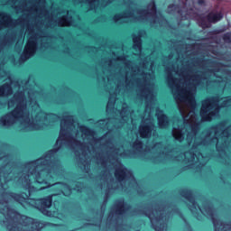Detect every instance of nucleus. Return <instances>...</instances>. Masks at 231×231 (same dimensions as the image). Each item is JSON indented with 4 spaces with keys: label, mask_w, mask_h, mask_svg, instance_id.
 I'll return each instance as SVG.
<instances>
[{
    "label": "nucleus",
    "mask_w": 231,
    "mask_h": 231,
    "mask_svg": "<svg viewBox=\"0 0 231 231\" xmlns=\"http://www.w3.org/2000/svg\"><path fill=\"white\" fill-rule=\"evenodd\" d=\"M107 80L111 84V77H108Z\"/></svg>",
    "instance_id": "29"
},
{
    "label": "nucleus",
    "mask_w": 231,
    "mask_h": 231,
    "mask_svg": "<svg viewBox=\"0 0 231 231\" xmlns=\"http://www.w3.org/2000/svg\"><path fill=\"white\" fill-rule=\"evenodd\" d=\"M185 198L189 202V210H191L193 214H198V212H201V214H203L204 216H208L209 217H211L213 225L215 226V231H231L230 224L225 225L223 224V222L216 218L214 209L212 208V207H210V205H206L203 208H199V206L196 204V200H194V198L192 197V194L190 192H188Z\"/></svg>",
    "instance_id": "7"
},
{
    "label": "nucleus",
    "mask_w": 231,
    "mask_h": 231,
    "mask_svg": "<svg viewBox=\"0 0 231 231\" xmlns=\"http://www.w3.org/2000/svg\"><path fill=\"white\" fill-rule=\"evenodd\" d=\"M125 203H124V200H120L116 204V214H124L125 212Z\"/></svg>",
    "instance_id": "20"
},
{
    "label": "nucleus",
    "mask_w": 231,
    "mask_h": 231,
    "mask_svg": "<svg viewBox=\"0 0 231 231\" xmlns=\"http://www.w3.org/2000/svg\"><path fill=\"white\" fill-rule=\"evenodd\" d=\"M5 190H6V187H5L3 184H0V194H4Z\"/></svg>",
    "instance_id": "27"
},
{
    "label": "nucleus",
    "mask_w": 231,
    "mask_h": 231,
    "mask_svg": "<svg viewBox=\"0 0 231 231\" xmlns=\"http://www.w3.org/2000/svg\"><path fill=\"white\" fill-rule=\"evenodd\" d=\"M12 26H15V23L10 15L5 13H0V29L12 28Z\"/></svg>",
    "instance_id": "15"
},
{
    "label": "nucleus",
    "mask_w": 231,
    "mask_h": 231,
    "mask_svg": "<svg viewBox=\"0 0 231 231\" xmlns=\"http://www.w3.org/2000/svg\"><path fill=\"white\" fill-rule=\"evenodd\" d=\"M107 138V134L100 139L95 138V133L86 126L75 121V117L66 116L60 123V136L56 142L54 150L50 151L42 158L26 164L23 173L19 179L24 189L30 192L33 190H43L51 185V178L55 176L57 165L53 162L55 152L60 147H70L74 149L76 156H79V162L84 171H89V155L95 152L97 147Z\"/></svg>",
    "instance_id": "2"
},
{
    "label": "nucleus",
    "mask_w": 231,
    "mask_h": 231,
    "mask_svg": "<svg viewBox=\"0 0 231 231\" xmlns=\"http://www.w3.org/2000/svg\"><path fill=\"white\" fill-rule=\"evenodd\" d=\"M145 31H140L133 35L134 55H140L142 63L140 67L133 66L131 61L127 60L125 56L117 57V62L124 65L121 68L122 80L115 81L116 92L122 89H131L138 88L140 97L146 100V108L143 116L139 131H154V119H152V111L156 106V94L154 93V75L152 74V62H149V57L144 58L142 55V37H144Z\"/></svg>",
    "instance_id": "3"
},
{
    "label": "nucleus",
    "mask_w": 231,
    "mask_h": 231,
    "mask_svg": "<svg viewBox=\"0 0 231 231\" xmlns=\"http://www.w3.org/2000/svg\"><path fill=\"white\" fill-rule=\"evenodd\" d=\"M115 106V96H110L108 103L106 105V113H111L113 111V107Z\"/></svg>",
    "instance_id": "22"
},
{
    "label": "nucleus",
    "mask_w": 231,
    "mask_h": 231,
    "mask_svg": "<svg viewBox=\"0 0 231 231\" xmlns=\"http://www.w3.org/2000/svg\"><path fill=\"white\" fill-rule=\"evenodd\" d=\"M156 116L158 119L159 127L161 129H165L169 127V117L163 114V111L156 109Z\"/></svg>",
    "instance_id": "17"
},
{
    "label": "nucleus",
    "mask_w": 231,
    "mask_h": 231,
    "mask_svg": "<svg viewBox=\"0 0 231 231\" xmlns=\"http://www.w3.org/2000/svg\"><path fill=\"white\" fill-rule=\"evenodd\" d=\"M219 71H223V69H219V65H217V69H212L210 71V77H212V75L213 77H217V73H219Z\"/></svg>",
    "instance_id": "25"
},
{
    "label": "nucleus",
    "mask_w": 231,
    "mask_h": 231,
    "mask_svg": "<svg viewBox=\"0 0 231 231\" xmlns=\"http://www.w3.org/2000/svg\"><path fill=\"white\" fill-rule=\"evenodd\" d=\"M27 32H29V39L23 54L21 56L22 60H28L30 57H33L37 51V42H39V34L35 33V27H28Z\"/></svg>",
    "instance_id": "11"
},
{
    "label": "nucleus",
    "mask_w": 231,
    "mask_h": 231,
    "mask_svg": "<svg viewBox=\"0 0 231 231\" xmlns=\"http://www.w3.org/2000/svg\"><path fill=\"white\" fill-rule=\"evenodd\" d=\"M17 1L14 6H17ZM46 0H25V6L28 8L30 15H33L35 19H42L46 15Z\"/></svg>",
    "instance_id": "10"
},
{
    "label": "nucleus",
    "mask_w": 231,
    "mask_h": 231,
    "mask_svg": "<svg viewBox=\"0 0 231 231\" xmlns=\"http://www.w3.org/2000/svg\"><path fill=\"white\" fill-rule=\"evenodd\" d=\"M174 10L180 14L184 19H197L199 26L202 28H208L210 26V23H217V21H221L223 19V14L217 12H212L208 16H198L190 14V11H187L185 14L186 7L184 6L182 9L177 7L174 5L168 6V14H174Z\"/></svg>",
    "instance_id": "8"
},
{
    "label": "nucleus",
    "mask_w": 231,
    "mask_h": 231,
    "mask_svg": "<svg viewBox=\"0 0 231 231\" xmlns=\"http://www.w3.org/2000/svg\"><path fill=\"white\" fill-rule=\"evenodd\" d=\"M106 147H109L111 150V152H113V154H117V156H125V153H124V147L121 146L120 148H114L111 145H113V141L109 140L106 141L105 143Z\"/></svg>",
    "instance_id": "19"
},
{
    "label": "nucleus",
    "mask_w": 231,
    "mask_h": 231,
    "mask_svg": "<svg viewBox=\"0 0 231 231\" xmlns=\"http://www.w3.org/2000/svg\"><path fill=\"white\" fill-rule=\"evenodd\" d=\"M2 77H7L8 81L10 82V84L6 83L0 87V99H2V101H0V106H5V97L12 95V86H14V82H12L10 75H8L6 71L0 67V79H2Z\"/></svg>",
    "instance_id": "13"
},
{
    "label": "nucleus",
    "mask_w": 231,
    "mask_h": 231,
    "mask_svg": "<svg viewBox=\"0 0 231 231\" xmlns=\"http://www.w3.org/2000/svg\"><path fill=\"white\" fill-rule=\"evenodd\" d=\"M37 93L32 90H24L15 93L8 102V107L16 106L14 110L0 120V125L10 127L18 122L19 131L28 133L30 131H41L46 129L50 123L48 120H57L53 114L46 115L41 111V107L35 100Z\"/></svg>",
    "instance_id": "4"
},
{
    "label": "nucleus",
    "mask_w": 231,
    "mask_h": 231,
    "mask_svg": "<svg viewBox=\"0 0 231 231\" xmlns=\"http://www.w3.org/2000/svg\"><path fill=\"white\" fill-rule=\"evenodd\" d=\"M18 89L21 91V87H18Z\"/></svg>",
    "instance_id": "30"
},
{
    "label": "nucleus",
    "mask_w": 231,
    "mask_h": 231,
    "mask_svg": "<svg viewBox=\"0 0 231 231\" xmlns=\"http://www.w3.org/2000/svg\"><path fill=\"white\" fill-rule=\"evenodd\" d=\"M0 212L5 217L7 230L9 231H39L44 226V224L39 222V220L22 216L6 205L3 208V204H0Z\"/></svg>",
    "instance_id": "6"
},
{
    "label": "nucleus",
    "mask_w": 231,
    "mask_h": 231,
    "mask_svg": "<svg viewBox=\"0 0 231 231\" xmlns=\"http://www.w3.org/2000/svg\"><path fill=\"white\" fill-rule=\"evenodd\" d=\"M143 147V144L142 143V142L138 140L134 143V149H135V151H142Z\"/></svg>",
    "instance_id": "24"
},
{
    "label": "nucleus",
    "mask_w": 231,
    "mask_h": 231,
    "mask_svg": "<svg viewBox=\"0 0 231 231\" xmlns=\"http://www.w3.org/2000/svg\"><path fill=\"white\" fill-rule=\"evenodd\" d=\"M114 62H115L114 60L108 61V66H109V68H112Z\"/></svg>",
    "instance_id": "28"
},
{
    "label": "nucleus",
    "mask_w": 231,
    "mask_h": 231,
    "mask_svg": "<svg viewBox=\"0 0 231 231\" xmlns=\"http://www.w3.org/2000/svg\"><path fill=\"white\" fill-rule=\"evenodd\" d=\"M58 185H59V189H60L64 196H69V194H71V189H69V186L66 184H58Z\"/></svg>",
    "instance_id": "21"
},
{
    "label": "nucleus",
    "mask_w": 231,
    "mask_h": 231,
    "mask_svg": "<svg viewBox=\"0 0 231 231\" xmlns=\"http://www.w3.org/2000/svg\"><path fill=\"white\" fill-rule=\"evenodd\" d=\"M177 62H180V60H177Z\"/></svg>",
    "instance_id": "31"
},
{
    "label": "nucleus",
    "mask_w": 231,
    "mask_h": 231,
    "mask_svg": "<svg viewBox=\"0 0 231 231\" xmlns=\"http://www.w3.org/2000/svg\"><path fill=\"white\" fill-rule=\"evenodd\" d=\"M118 0H79V3H88L91 10H95L97 6H107L111 3H115ZM120 3H125L128 5L129 12H125L122 14H116L114 16V21L117 24H123V23H131V21H150V23H159L162 24V15L156 13V5L154 2L152 1L146 10H133V3L131 0H119Z\"/></svg>",
    "instance_id": "5"
},
{
    "label": "nucleus",
    "mask_w": 231,
    "mask_h": 231,
    "mask_svg": "<svg viewBox=\"0 0 231 231\" xmlns=\"http://www.w3.org/2000/svg\"><path fill=\"white\" fill-rule=\"evenodd\" d=\"M97 163H99L100 165H102L103 167H107V161H106V159L104 158H100L98 161H97Z\"/></svg>",
    "instance_id": "26"
},
{
    "label": "nucleus",
    "mask_w": 231,
    "mask_h": 231,
    "mask_svg": "<svg viewBox=\"0 0 231 231\" xmlns=\"http://www.w3.org/2000/svg\"><path fill=\"white\" fill-rule=\"evenodd\" d=\"M148 217L156 231H165V225H162V217H154V213L148 215ZM160 225V226H158Z\"/></svg>",
    "instance_id": "16"
},
{
    "label": "nucleus",
    "mask_w": 231,
    "mask_h": 231,
    "mask_svg": "<svg viewBox=\"0 0 231 231\" xmlns=\"http://www.w3.org/2000/svg\"><path fill=\"white\" fill-rule=\"evenodd\" d=\"M100 125H105L103 126V129H109L111 127V124H113V119H107V120H103L99 122Z\"/></svg>",
    "instance_id": "23"
},
{
    "label": "nucleus",
    "mask_w": 231,
    "mask_h": 231,
    "mask_svg": "<svg viewBox=\"0 0 231 231\" xmlns=\"http://www.w3.org/2000/svg\"><path fill=\"white\" fill-rule=\"evenodd\" d=\"M59 26H75V23H73V18L69 17V13H67L66 16H62L58 21Z\"/></svg>",
    "instance_id": "18"
},
{
    "label": "nucleus",
    "mask_w": 231,
    "mask_h": 231,
    "mask_svg": "<svg viewBox=\"0 0 231 231\" xmlns=\"http://www.w3.org/2000/svg\"><path fill=\"white\" fill-rule=\"evenodd\" d=\"M113 167L116 170V178L118 181H125V183H136V180L133 176L131 171L125 169L120 162H113Z\"/></svg>",
    "instance_id": "12"
},
{
    "label": "nucleus",
    "mask_w": 231,
    "mask_h": 231,
    "mask_svg": "<svg viewBox=\"0 0 231 231\" xmlns=\"http://www.w3.org/2000/svg\"><path fill=\"white\" fill-rule=\"evenodd\" d=\"M117 113V115H119V118H116L115 119V127H120V125H116V122H120L122 124V122H126L129 123L131 122V124H134V120H133V114L129 111V109L127 108V105L123 104L122 105V111L120 112V110H116V114Z\"/></svg>",
    "instance_id": "14"
},
{
    "label": "nucleus",
    "mask_w": 231,
    "mask_h": 231,
    "mask_svg": "<svg viewBox=\"0 0 231 231\" xmlns=\"http://www.w3.org/2000/svg\"><path fill=\"white\" fill-rule=\"evenodd\" d=\"M201 63L195 62L192 66L186 67L183 63L178 65H170L166 67L167 82L172 90L173 97L176 100L179 111L182 116V120H174L172 136L178 142L186 140L190 145L192 140V150L189 152L180 154L179 157L174 156V151L166 152L163 144L158 143L152 148V151H156L158 162L163 160H177L181 162L184 160L193 165H205L207 159L203 157L200 152L194 153V149L198 145H212L216 143L218 152H226V149L231 147V126L225 129V123H221L217 127L210 128L202 133L201 139L196 138V134L199 131V124L201 122H210L219 116V104L220 107H228L231 106V97L218 99L217 97H211L202 102L200 110L201 120L198 119L196 116V87L200 84H205L207 80V72L199 76V69Z\"/></svg>",
    "instance_id": "1"
},
{
    "label": "nucleus",
    "mask_w": 231,
    "mask_h": 231,
    "mask_svg": "<svg viewBox=\"0 0 231 231\" xmlns=\"http://www.w3.org/2000/svg\"><path fill=\"white\" fill-rule=\"evenodd\" d=\"M10 196L13 198V199L18 201V203H21V205L23 207H26V204L31 205V207H34L35 208H38V210H41L42 214H45L46 216H51V214L46 211V208H50V207H51V197H47L46 199H29L28 194L26 193H11Z\"/></svg>",
    "instance_id": "9"
}]
</instances>
